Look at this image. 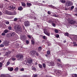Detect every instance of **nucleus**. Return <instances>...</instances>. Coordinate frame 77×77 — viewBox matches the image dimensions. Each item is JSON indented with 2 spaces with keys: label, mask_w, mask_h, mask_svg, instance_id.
Segmentation results:
<instances>
[{
  "label": "nucleus",
  "mask_w": 77,
  "mask_h": 77,
  "mask_svg": "<svg viewBox=\"0 0 77 77\" xmlns=\"http://www.w3.org/2000/svg\"><path fill=\"white\" fill-rule=\"evenodd\" d=\"M42 65L43 67H44V68H46V65L45 64V63H43Z\"/></svg>",
  "instance_id": "bb28decb"
},
{
  "label": "nucleus",
  "mask_w": 77,
  "mask_h": 77,
  "mask_svg": "<svg viewBox=\"0 0 77 77\" xmlns=\"http://www.w3.org/2000/svg\"><path fill=\"white\" fill-rule=\"evenodd\" d=\"M28 63H32V60H27Z\"/></svg>",
  "instance_id": "a211bd4d"
},
{
  "label": "nucleus",
  "mask_w": 77,
  "mask_h": 77,
  "mask_svg": "<svg viewBox=\"0 0 77 77\" xmlns=\"http://www.w3.org/2000/svg\"><path fill=\"white\" fill-rule=\"evenodd\" d=\"M3 8V5H1L0 6V8Z\"/></svg>",
  "instance_id": "bf43d9fd"
},
{
  "label": "nucleus",
  "mask_w": 77,
  "mask_h": 77,
  "mask_svg": "<svg viewBox=\"0 0 77 77\" xmlns=\"http://www.w3.org/2000/svg\"><path fill=\"white\" fill-rule=\"evenodd\" d=\"M8 29H12V27H11V26H9L8 27Z\"/></svg>",
  "instance_id": "5fc2aeb1"
},
{
  "label": "nucleus",
  "mask_w": 77,
  "mask_h": 77,
  "mask_svg": "<svg viewBox=\"0 0 77 77\" xmlns=\"http://www.w3.org/2000/svg\"><path fill=\"white\" fill-rule=\"evenodd\" d=\"M60 2H61L62 3H65V2H66V1L65 0H60Z\"/></svg>",
  "instance_id": "4be33fe9"
},
{
  "label": "nucleus",
  "mask_w": 77,
  "mask_h": 77,
  "mask_svg": "<svg viewBox=\"0 0 77 77\" xmlns=\"http://www.w3.org/2000/svg\"><path fill=\"white\" fill-rule=\"evenodd\" d=\"M4 44L5 45V46H8V45H9V41H5L4 43Z\"/></svg>",
  "instance_id": "0eeeda50"
},
{
  "label": "nucleus",
  "mask_w": 77,
  "mask_h": 77,
  "mask_svg": "<svg viewBox=\"0 0 77 77\" xmlns=\"http://www.w3.org/2000/svg\"><path fill=\"white\" fill-rule=\"evenodd\" d=\"M47 54H50V51H47Z\"/></svg>",
  "instance_id": "ea45409f"
},
{
  "label": "nucleus",
  "mask_w": 77,
  "mask_h": 77,
  "mask_svg": "<svg viewBox=\"0 0 77 77\" xmlns=\"http://www.w3.org/2000/svg\"><path fill=\"white\" fill-rule=\"evenodd\" d=\"M23 9V8L21 6L20 7V11H22Z\"/></svg>",
  "instance_id": "c756f323"
},
{
  "label": "nucleus",
  "mask_w": 77,
  "mask_h": 77,
  "mask_svg": "<svg viewBox=\"0 0 77 77\" xmlns=\"http://www.w3.org/2000/svg\"><path fill=\"white\" fill-rule=\"evenodd\" d=\"M48 65L50 66H54V63L53 62H51L48 63Z\"/></svg>",
  "instance_id": "f8f14e48"
},
{
  "label": "nucleus",
  "mask_w": 77,
  "mask_h": 77,
  "mask_svg": "<svg viewBox=\"0 0 77 77\" xmlns=\"http://www.w3.org/2000/svg\"><path fill=\"white\" fill-rule=\"evenodd\" d=\"M36 53V54L37 56H39V54H38L37 53Z\"/></svg>",
  "instance_id": "0e129e2a"
},
{
  "label": "nucleus",
  "mask_w": 77,
  "mask_h": 77,
  "mask_svg": "<svg viewBox=\"0 0 77 77\" xmlns=\"http://www.w3.org/2000/svg\"><path fill=\"white\" fill-rule=\"evenodd\" d=\"M73 5V3L72 2H71L69 1H68L65 3V5L66 6H71Z\"/></svg>",
  "instance_id": "f257e3e1"
},
{
  "label": "nucleus",
  "mask_w": 77,
  "mask_h": 77,
  "mask_svg": "<svg viewBox=\"0 0 77 77\" xmlns=\"http://www.w3.org/2000/svg\"><path fill=\"white\" fill-rule=\"evenodd\" d=\"M73 37H74V39H77V35H75V36H74Z\"/></svg>",
  "instance_id": "864d4df0"
},
{
  "label": "nucleus",
  "mask_w": 77,
  "mask_h": 77,
  "mask_svg": "<svg viewBox=\"0 0 77 77\" xmlns=\"http://www.w3.org/2000/svg\"><path fill=\"white\" fill-rule=\"evenodd\" d=\"M21 5L22 6H23V7H25V6H26V3L23 2H21Z\"/></svg>",
  "instance_id": "f3484780"
},
{
  "label": "nucleus",
  "mask_w": 77,
  "mask_h": 77,
  "mask_svg": "<svg viewBox=\"0 0 77 77\" xmlns=\"http://www.w3.org/2000/svg\"><path fill=\"white\" fill-rule=\"evenodd\" d=\"M17 14V12L15 11H14L13 12H11L10 15H14Z\"/></svg>",
  "instance_id": "9d476101"
},
{
  "label": "nucleus",
  "mask_w": 77,
  "mask_h": 77,
  "mask_svg": "<svg viewBox=\"0 0 77 77\" xmlns=\"http://www.w3.org/2000/svg\"><path fill=\"white\" fill-rule=\"evenodd\" d=\"M56 37L57 38H59V35L58 34H57L56 35Z\"/></svg>",
  "instance_id": "473e14b6"
},
{
  "label": "nucleus",
  "mask_w": 77,
  "mask_h": 77,
  "mask_svg": "<svg viewBox=\"0 0 77 77\" xmlns=\"http://www.w3.org/2000/svg\"><path fill=\"white\" fill-rule=\"evenodd\" d=\"M41 50H42V47H39L38 48V50L39 51H41Z\"/></svg>",
  "instance_id": "412c9836"
},
{
  "label": "nucleus",
  "mask_w": 77,
  "mask_h": 77,
  "mask_svg": "<svg viewBox=\"0 0 77 77\" xmlns=\"http://www.w3.org/2000/svg\"><path fill=\"white\" fill-rule=\"evenodd\" d=\"M75 77H77V74H75Z\"/></svg>",
  "instance_id": "774afa93"
},
{
  "label": "nucleus",
  "mask_w": 77,
  "mask_h": 77,
  "mask_svg": "<svg viewBox=\"0 0 77 77\" xmlns=\"http://www.w3.org/2000/svg\"><path fill=\"white\" fill-rule=\"evenodd\" d=\"M31 42L33 45H34V44H35V42H34V40H32Z\"/></svg>",
  "instance_id": "c85d7f7f"
},
{
  "label": "nucleus",
  "mask_w": 77,
  "mask_h": 77,
  "mask_svg": "<svg viewBox=\"0 0 77 77\" xmlns=\"http://www.w3.org/2000/svg\"><path fill=\"white\" fill-rule=\"evenodd\" d=\"M27 36L29 38H30V39H31V36L29 35H28Z\"/></svg>",
  "instance_id": "6e6d98bb"
},
{
  "label": "nucleus",
  "mask_w": 77,
  "mask_h": 77,
  "mask_svg": "<svg viewBox=\"0 0 77 77\" xmlns=\"http://www.w3.org/2000/svg\"><path fill=\"white\" fill-rule=\"evenodd\" d=\"M54 72L53 74H56V75L59 74L60 73V70H56V69H54L53 70Z\"/></svg>",
  "instance_id": "423d86ee"
},
{
  "label": "nucleus",
  "mask_w": 77,
  "mask_h": 77,
  "mask_svg": "<svg viewBox=\"0 0 77 77\" xmlns=\"http://www.w3.org/2000/svg\"><path fill=\"white\" fill-rule=\"evenodd\" d=\"M14 29H18V27L17 26H15L14 27Z\"/></svg>",
  "instance_id": "393cba45"
},
{
  "label": "nucleus",
  "mask_w": 77,
  "mask_h": 77,
  "mask_svg": "<svg viewBox=\"0 0 77 77\" xmlns=\"http://www.w3.org/2000/svg\"><path fill=\"white\" fill-rule=\"evenodd\" d=\"M57 60L59 62H60V59H58Z\"/></svg>",
  "instance_id": "69168bd1"
},
{
  "label": "nucleus",
  "mask_w": 77,
  "mask_h": 77,
  "mask_svg": "<svg viewBox=\"0 0 77 77\" xmlns=\"http://www.w3.org/2000/svg\"><path fill=\"white\" fill-rule=\"evenodd\" d=\"M16 57H17V58H19L20 57V54H17L16 55Z\"/></svg>",
  "instance_id": "7c9ffc66"
},
{
  "label": "nucleus",
  "mask_w": 77,
  "mask_h": 77,
  "mask_svg": "<svg viewBox=\"0 0 77 77\" xmlns=\"http://www.w3.org/2000/svg\"><path fill=\"white\" fill-rule=\"evenodd\" d=\"M5 35L6 34L4 32H3L2 34V36H5Z\"/></svg>",
  "instance_id": "de8ad7c7"
},
{
  "label": "nucleus",
  "mask_w": 77,
  "mask_h": 77,
  "mask_svg": "<svg viewBox=\"0 0 77 77\" xmlns=\"http://www.w3.org/2000/svg\"><path fill=\"white\" fill-rule=\"evenodd\" d=\"M53 17H57V16L56 15V14H54L53 15Z\"/></svg>",
  "instance_id": "e433bc0d"
},
{
  "label": "nucleus",
  "mask_w": 77,
  "mask_h": 77,
  "mask_svg": "<svg viewBox=\"0 0 77 77\" xmlns=\"http://www.w3.org/2000/svg\"><path fill=\"white\" fill-rule=\"evenodd\" d=\"M75 75V74H72V75H71V77H74Z\"/></svg>",
  "instance_id": "8fccbe9b"
},
{
  "label": "nucleus",
  "mask_w": 77,
  "mask_h": 77,
  "mask_svg": "<svg viewBox=\"0 0 77 77\" xmlns=\"http://www.w3.org/2000/svg\"><path fill=\"white\" fill-rule=\"evenodd\" d=\"M20 60H21L23 59V54H20Z\"/></svg>",
  "instance_id": "4468645a"
},
{
  "label": "nucleus",
  "mask_w": 77,
  "mask_h": 77,
  "mask_svg": "<svg viewBox=\"0 0 77 77\" xmlns=\"http://www.w3.org/2000/svg\"><path fill=\"white\" fill-rule=\"evenodd\" d=\"M14 6V4H11L8 7V9L11 11H13L15 8Z\"/></svg>",
  "instance_id": "f03ea898"
},
{
  "label": "nucleus",
  "mask_w": 77,
  "mask_h": 77,
  "mask_svg": "<svg viewBox=\"0 0 77 77\" xmlns=\"http://www.w3.org/2000/svg\"><path fill=\"white\" fill-rule=\"evenodd\" d=\"M0 46L1 47H4V45H3L1 44V45Z\"/></svg>",
  "instance_id": "4d7b16f0"
},
{
  "label": "nucleus",
  "mask_w": 77,
  "mask_h": 77,
  "mask_svg": "<svg viewBox=\"0 0 77 77\" xmlns=\"http://www.w3.org/2000/svg\"><path fill=\"white\" fill-rule=\"evenodd\" d=\"M5 23L6 24H9V22L8 21H6Z\"/></svg>",
  "instance_id": "3c124183"
},
{
  "label": "nucleus",
  "mask_w": 77,
  "mask_h": 77,
  "mask_svg": "<svg viewBox=\"0 0 77 77\" xmlns=\"http://www.w3.org/2000/svg\"><path fill=\"white\" fill-rule=\"evenodd\" d=\"M32 55H34L36 53V51H32L30 52Z\"/></svg>",
  "instance_id": "ddd939ff"
},
{
  "label": "nucleus",
  "mask_w": 77,
  "mask_h": 77,
  "mask_svg": "<svg viewBox=\"0 0 77 77\" xmlns=\"http://www.w3.org/2000/svg\"><path fill=\"white\" fill-rule=\"evenodd\" d=\"M51 14V12L50 11H48V15H50Z\"/></svg>",
  "instance_id": "37998d69"
},
{
  "label": "nucleus",
  "mask_w": 77,
  "mask_h": 77,
  "mask_svg": "<svg viewBox=\"0 0 77 77\" xmlns=\"http://www.w3.org/2000/svg\"><path fill=\"white\" fill-rule=\"evenodd\" d=\"M5 14H7V15H11V12L8 11L7 10H5Z\"/></svg>",
  "instance_id": "1a4fd4ad"
},
{
  "label": "nucleus",
  "mask_w": 77,
  "mask_h": 77,
  "mask_svg": "<svg viewBox=\"0 0 77 77\" xmlns=\"http://www.w3.org/2000/svg\"><path fill=\"white\" fill-rule=\"evenodd\" d=\"M48 22L49 23H52V20H49L48 21Z\"/></svg>",
  "instance_id": "a18cd8bd"
},
{
  "label": "nucleus",
  "mask_w": 77,
  "mask_h": 77,
  "mask_svg": "<svg viewBox=\"0 0 77 77\" xmlns=\"http://www.w3.org/2000/svg\"><path fill=\"white\" fill-rule=\"evenodd\" d=\"M73 8H74V6H72L71 8V11H72Z\"/></svg>",
  "instance_id": "4c0bfd02"
},
{
  "label": "nucleus",
  "mask_w": 77,
  "mask_h": 77,
  "mask_svg": "<svg viewBox=\"0 0 77 77\" xmlns=\"http://www.w3.org/2000/svg\"><path fill=\"white\" fill-rule=\"evenodd\" d=\"M8 30L7 29H5L4 31V32L5 33H8Z\"/></svg>",
  "instance_id": "2f4dec72"
},
{
  "label": "nucleus",
  "mask_w": 77,
  "mask_h": 77,
  "mask_svg": "<svg viewBox=\"0 0 77 77\" xmlns=\"http://www.w3.org/2000/svg\"><path fill=\"white\" fill-rule=\"evenodd\" d=\"M26 42L27 44H29V42L28 40H26Z\"/></svg>",
  "instance_id": "49530a36"
},
{
  "label": "nucleus",
  "mask_w": 77,
  "mask_h": 77,
  "mask_svg": "<svg viewBox=\"0 0 77 77\" xmlns=\"http://www.w3.org/2000/svg\"><path fill=\"white\" fill-rule=\"evenodd\" d=\"M37 75H35L33 77H37Z\"/></svg>",
  "instance_id": "338daca9"
},
{
  "label": "nucleus",
  "mask_w": 77,
  "mask_h": 77,
  "mask_svg": "<svg viewBox=\"0 0 77 77\" xmlns=\"http://www.w3.org/2000/svg\"><path fill=\"white\" fill-rule=\"evenodd\" d=\"M16 60V59L14 58L13 57L12 58V60L14 61V60Z\"/></svg>",
  "instance_id": "603ef678"
},
{
  "label": "nucleus",
  "mask_w": 77,
  "mask_h": 77,
  "mask_svg": "<svg viewBox=\"0 0 77 77\" xmlns=\"http://www.w3.org/2000/svg\"><path fill=\"white\" fill-rule=\"evenodd\" d=\"M2 66V63H0V68H1Z\"/></svg>",
  "instance_id": "13d9d810"
},
{
  "label": "nucleus",
  "mask_w": 77,
  "mask_h": 77,
  "mask_svg": "<svg viewBox=\"0 0 77 77\" xmlns=\"http://www.w3.org/2000/svg\"><path fill=\"white\" fill-rule=\"evenodd\" d=\"M43 39H47V37H46L45 36H43Z\"/></svg>",
  "instance_id": "58836bf2"
},
{
  "label": "nucleus",
  "mask_w": 77,
  "mask_h": 77,
  "mask_svg": "<svg viewBox=\"0 0 77 77\" xmlns=\"http://www.w3.org/2000/svg\"><path fill=\"white\" fill-rule=\"evenodd\" d=\"M26 5L28 7H30L31 5H32V4H31V3L27 2L26 3Z\"/></svg>",
  "instance_id": "dca6fc26"
},
{
  "label": "nucleus",
  "mask_w": 77,
  "mask_h": 77,
  "mask_svg": "<svg viewBox=\"0 0 77 77\" xmlns=\"http://www.w3.org/2000/svg\"><path fill=\"white\" fill-rule=\"evenodd\" d=\"M54 31L55 33H58V32H59V31H58V30H57V29H55L54 30Z\"/></svg>",
  "instance_id": "f704fd0d"
},
{
  "label": "nucleus",
  "mask_w": 77,
  "mask_h": 77,
  "mask_svg": "<svg viewBox=\"0 0 77 77\" xmlns=\"http://www.w3.org/2000/svg\"><path fill=\"white\" fill-rule=\"evenodd\" d=\"M44 33H45V34L46 35L48 36H50V32H49V31H48V29H45L44 30Z\"/></svg>",
  "instance_id": "7ed1b4c3"
},
{
  "label": "nucleus",
  "mask_w": 77,
  "mask_h": 77,
  "mask_svg": "<svg viewBox=\"0 0 77 77\" xmlns=\"http://www.w3.org/2000/svg\"><path fill=\"white\" fill-rule=\"evenodd\" d=\"M11 52L10 51H8V52H7L6 53V55H8V54H11Z\"/></svg>",
  "instance_id": "a878e982"
},
{
  "label": "nucleus",
  "mask_w": 77,
  "mask_h": 77,
  "mask_svg": "<svg viewBox=\"0 0 77 77\" xmlns=\"http://www.w3.org/2000/svg\"><path fill=\"white\" fill-rule=\"evenodd\" d=\"M11 34L9 33L8 34H7L6 35V36L7 37V38H9L10 37H11Z\"/></svg>",
  "instance_id": "5701e85b"
},
{
  "label": "nucleus",
  "mask_w": 77,
  "mask_h": 77,
  "mask_svg": "<svg viewBox=\"0 0 77 77\" xmlns=\"http://www.w3.org/2000/svg\"><path fill=\"white\" fill-rule=\"evenodd\" d=\"M52 26H54V27H55L56 26V24L55 23H52Z\"/></svg>",
  "instance_id": "79ce46f5"
},
{
  "label": "nucleus",
  "mask_w": 77,
  "mask_h": 77,
  "mask_svg": "<svg viewBox=\"0 0 77 77\" xmlns=\"http://www.w3.org/2000/svg\"><path fill=\"white\" fill-rule=\"evenodd\" d=\"M11 35V37H12V36H14L15 35V32H11L10 33Z\"/></svg>",
  "instance_id": "9b49d317"
},
{
  "label": "nucleus",
  "mask_w": 77,
  "mask_h": 77,
  "mask_svg": "<svg viewBox=\"0 0 77 77\" xmlns=\"http://www.w3.org/2000/svg\"><path fill=\"white\" fill-rule=\"evenodd\" d=\"M24 26H26V27H28V26H30V22L28 21H26L24 22Z\"/></svg>",
  "instance_id": "39448f33"
},
{
  "label": "nucleus",
  "mask_w": 77,
  "mask_h": 77,
  "mask_svg": "<svg viewBox=\"0 0 77 77\" xmlns=\"http://www.w3.org/2000/svg\"><path fill=\"white\" fill-rule=\"evenodd\" d=\"M17 20H18V18H14V21H17Z\"/></svg>",
  "instance_id": "a19ab883"
},
{
  "label": "nucleus",
  "mask_w": 77,
  "mask_h": 77,
  "mask_svg": "<svg viewBox=\"0 0 77 77\" xmlns=\"http://www.w3.org/2000/svg\"><path fill=\"white\" fill-rule=\"evenodd\" d=\"M32 70H36V68H35V67H33L32 68Z\"/></svg>",
  "instance_id": "052dcab7"
},
{
  "label": "nucleus",
  "mask_w": 77,
  "mask_h": 77,
  "mask_svg": "<svg viewBox=\"0 0 77 77\" xmlns=\"http://www.w3.org/2000/svg\"><path fill=\"white\" fill-rule=\"evenodd\" d=\"M8 69L10 71H12L14 69L12 67H8Z\"/></svg>",
  "instance_id": "2eb2a0df"
},
{
  "label": "nucleus",
  "mask_w": 77,
  "mask_h": 77,
  "mask_svg": "<svg viewBox=\"0 0 77 77\" xmlns=\"http://www.w3.org/2000/svg\"><path fill=\"white\" fill-rule=\"evenodd\" d=\"M69 23L70 24H76V21L75 20H71L69 22Z\"/></svg>",
  "instance_id": "20e7f679"
},
{
  "label": "nucleus",
  "mask_w": 77,
  "mask_h": 77,
  "mask_svg": "<svg viewBox=\"0 0 77 77\" xmlns=\"http://www.w3.org/2000/svg\"><path fill=\"white\" fill-rule=\"evenodd\" d=\"M38 66L40 68H42V65L40 64H38Z\"/></svg>",
  "instance_id": "b1692460"
},
{
  "label": "nucleus",
  "mask_w": 77,
  "mask_h": 77,
  "mask_svg": "<svg viewBox=\"0 0 77 77\" xmlns=\"http://www.w3.org/2000/svg\"><path fill=\"white\" fill-rule=\"evenodd\" d=\"M20 38L22 40H25L26 39V35L20 36Z\"/></svg>",
  "instance_id": "6e6552de"
},
{
  "label": "nucleus",
  "mask_w": 77,
  "mask_h": 77,
  "mask_svg": "<svg viewBox=\"0 0 77 77\" xmlns=\"http://www.w3.org/2000/svg\"><path fill=\"white\" fill-rule=\"evenodd\" d=\"M68 75V73H66L64 74V76H67Z\"/></svg>",
  "instance_id": "c03bdc74"
},
{
  "label": "nucleus",
  "mask_w": 77,
  "mask_h": 77,
  "mask_svg": "<svg viewBox=\"0 0 77 77\" xmlns=\"http://www.w3.org/2000/svg\"><path fill=\"white\" fill-rule=\"evenodd\" d=\"M65 36H68V32H66L64 34Z\"/></svg>",
  "instance_id": "cd10ccee"
},
{
  "label": "nucleus",
  "mask_w": 77,
  "mask_h": 77,
  "mask_svg": "<svg viewBox=\"0 0 77 77\" xmlns=\"http://www.w3.org/2000/svg\"><path fill=\"white\" fill-rule=\"evenodd\" d=\"M48 6L50 8H53V9L55 8V7H54V6H53L52 5H48Z\"/></svg>",
  "instance_id": "aec40b11"
},
{
  "label": "nucleus",
  "mask_w": 77,
  "mask_h": 77,
  "mask_svg": "<svg viewBox=\"0 0 77 77\" xmlns=\"http://www.w3.org/2000/svg\"><path fill=\"white\" fill-rule=\"evenodd\" d=\"M73 44H74H74H76V42H73Z\"/></svg>",
  "instance_id": "680f3d73"
},
{
  "label": "nucleus",
  "mask_w": 77,
  "mask_h": 77,
  "mask_svg": "<svg viewBox=\"0 0 77 77\" xmlns=\"http://www.w3.org/2000/svg\"><path fill=\"white\" fill-rule=\"evenodd\" d=\"M20 71H24V68H23L20 69Z\"/></svg>",
  "instance_id": "09e8293b"
},
{
  "label": "nucleus",
  "mask_w": 77,
  "mask_h": 77,
  "mask_svg": "<svg viewBox=\"0 0 77 77\" xmlns=\"http://www.w3.org/2000/svg\"><path fill=\"white\" fill-rule=\"evenodd\" d=\"M1 76H2V77H11V76L9 75H6L5 77L3 75H2Z\"/></svg>",
  "instance_id": "6ab92c4d"
},
{
  "label": "nucleus",
  "mask_w": 77,
  "mask_h": 77,
  "mask_svg": "<svg viewBox=\"0 0 77 77\" xmlns=\"http://www.w3.org/2000/svg\"><path fill=\"white\" fill-rule=\"evenodd\" d=\"M14 70L15 71H17L18 70V67H16V68H15Z\"/></svg>",
  "instance_id": "c9c22d12"
},
{
  "label": "nucleus",
  "mask_w": 77,
  "mask_h": 77,
  "mask_svg": "<svg viewBox=\"0 0 77 77\" xmlns=\"http://www.w3.org/2000/svg\"><path fill=\"white\" fill-rule=\"evenodd\" d=\"M10 63L9 61H8L7 63V66H8L9 64H10Z\"/></svg>",
  "instance_id": "72a5a7b5"
},
{
  "label": "nucleus",
  "mask_w": 77,
  "mask_h": 77,
  "mask_svg": "<svg viewBox=\"0 0 77 77\" xmlns=\"http://www.w3.org/2000/svg\"><path fill=\"white\" fill-rule=\"evenodd\" d=\"M65 11H68V9L66 8H65Z\"/></svg>",
  "instance_id": "e2e57ef3"
}]
</instances>
